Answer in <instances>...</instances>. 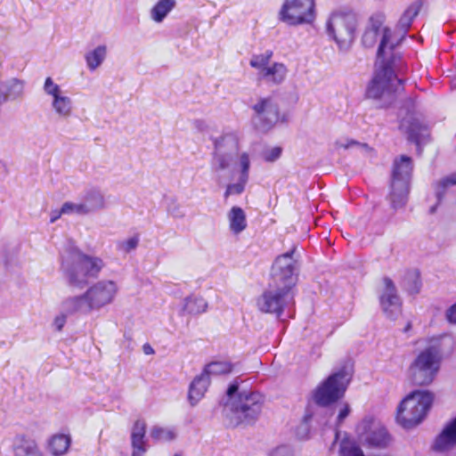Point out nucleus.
Returning <instances> with one entry per match:
<instances>
[{"mask_svg": "<svg viewBox=\"0 0 456 456\" xmlns=\"http://www.w3.org/2000/svg\"><path fill=\"white\" fill-rule=\"evenodd\" d=\"M250 155L248 151H240L239 136L235 132H227L214 140V151L211 159V170L218 180L222 173L233 167L239 172L234 183H228L224 193L225 199L240 195L249 180Z\"/></svg>", "mask_w": 456, "mask_h": 456, "instance_id": "1", "label": "nucleus"}, {"mask_svg": "<svg viewBox=\"0 0 456 456\" xmlns=\"http://www.w3.org/2000/svg\"><path fill=\"white\" fill-rule=\"evenodd\" d=\"M390 37V31L385 29L381 44H379L378 49L377 69L366 91L368 98L381 102V107L387 106L393 102L395 93L397 92L402 84V80L395 76L393 69L398 61L396 60L398 55L392 52L395 44L389 42Z\"/></svg>", "mask_w": 456, "mask_h": 456, "instance_id": "2", "label": "nucleus"}, {"mask_svg": "<svg viewBox=\"0 0 456 456\" xmlns=\"http://www.w3.org/2000/svg\"><path fill=\"white\" fill-rule=\"evenodd\" d=\"M118 285L112 280H101L91 285L85 293L69 297L62 304V310L68 314H89L114 302Z\"/></svg>", "mask_w": 456, "mask_h": 456, "instance_id": "3", "label": "nucleus"}, {"mask_svg": "<svg viewBox=\"0 0 456 456\" xmlns=\"http://www.w3.org/2000/svg\"><path fill=\"white\" fill-rule=\"evenodd\" d=\"M238 384L232 383L227 389L230 403L227 407L232 411L229 424L238 426L241 423L250 424L259 416L263 403V395L255 391L242 390L238 393Z\"/></svg>", "mask_w": 456, "mask_h": 456, "instance_id": "4", "label": "nucleus"}, {"mask_svg": "<svg viewBox=\"0 0 456 456\" xmlns=\"http://www.w3.org/2000/svg\"><path fill=\"white\" fill-rule=\"evenodd\" d=\"M433 401L434 395L429 391L411 392L397 407V423L405 429L415 428L424 419Z\"/></svg>", "mask_w": 456, "mask_h": 456, "instance_id": "5", "label": "nucleus"}, {"mask_svg": "<svg viewBox=\"0 0 456 456\" xmlns=\"http://www.w3.org/2000/svg\"><path fill=\"white\" fill-rule=\"evenodd\" d=\"M104 267L102 258L86 255L79 250L70 255V259L64 264L66 277L70 285L82 288L90 279L98 277Z\"/></svg>", "mask_w": 456, "mask_h": 456, "instance_id": "6", "label": "nucleus"}, {"mask_svg": "<svg viewBox=\"0 0 456 456\" xmlns=\"http://www.w3.org/2000/svg\"><path fill=\"white\" fill-rule=\"evenodd\" d=\"M412 168L411 159L407 156L403 155L394 162L388 200L395 210L407 203Z\"/></svg>", "mask_w": 456, "mask_h": 456, "instance_id": "7", "label": "nucleus"}, {"mask_svg": "<svg viewBox=\"0 0 456 456\" xmlns=\"http://www.w3.org/2000/svg\"><path fill=\"white\" fill-rule=\"evenodd\" d=\"M441 354L436 346H430L422 350L409 368L411 382L418 386L431 384L439 370Z\"/></svg>", "mask_w": 456, "mask_h": 456, "instance_id": "8", "label": "nucleus"}, {"mask_svg": "<svg viewBox=\"0 0 456 456\" xmlns=\"http://www.w3.org/2000/svg\"><path fill=\"white\" fill-rule=\"evenodd\" d=\"M278 19L291 27L312 25L316 20L315 0H283Z\"/></svg>", "mask_w": 456, "mask_h": 456, "instance_id": "9", "label": "nucleus"}, {"mask_svg": "<svg viewBox=\"0 0 456 456\" xmlns=\"http://www.w3.org/2000/svg\"><path fill=\"white\" fill-rule=\"evenodd\" d=\"M356 18L352 12H334L326 22L328 35L341 50L349 48L354 39Z\"/></svg>", "mask_w": 456, "mask_h": 456, "instance_id": "10", "label": "nucleus"}, {"mask_svg": "<svg viewBox=\"0 0 456 456\" xmlns=\"http://www.w3.org/2000/svg\"><path fill=\"white\" fill-rule=\"evenodd\" d=\"M350 379L351 373L346 368L331 374L314 390V402L322 406L337 402L344 395Z\"/></svg>", "mask_w": 456, "mask_h": 456, "instance_id": "11", "label": "nucleus"}, {"mask_svg": "<svg viewBox=\"0 0 456 456\" xmlns=\"http://www.w3.org/2000/svg\"><path fill=\"white\" fill-rule=\"evenodd\" d=\"M296 248L279 256L274 260L271 271L270 283L294 291L297 281L298 265L294 258Z\"/></svg>", "mask_w": 456, "mask_h": 456, "instance_id": "12", "label": "nucleus"}, {"mask_svg": "<svg viewBox=\"0 0 456 456\" xmlns=\"http://www.w3.org/2000/svg\"><path fill=\"white\" fill-rule=\"evenodd\" d=\"M294 303V291L269 283V287L256 299L259 311L280 316L284 308Z\"/></svg>", "mask_w": 456, "mask_h": 456, "instance_id": "13", "label": "nucleus"}, {"mask_svg": "<svg viewBox=\"0 0 456 456\" xmlns=\"http://www.w3.org/2000/svg\"><path fill=\"white\" fill-rule=\"evenodd\" d=\"M359 440L370 446L385 447L390 442V436L385 427L379 421L368 418L356 427Z\"/></svg>", "mask_w": 456, "mask_h": 456, "instance_id": "14", "label": "nucleus"}, {"mask_svg": "<svg viewBox=\"0 0 456 456\" xmlns=\"http://www.w3.org/2000/svg\"><path fill=\"white\" fill-rule=\"evenodd\" d=\"M252 110L255 121L263 129H269L279 121L278 103L272 96L259 98L252 106Z\"/></svg>", "mask_w": 456, "mask_h": 456, "instance_id": "15", "label": "nucleus"}, {"mask_svg": "<svg viewBox=\"0 0 456 456\" xmlns=\"http://www.w3.org/2000/svg\"><path fill=\"white\" fill-rule=\"evenodd\" d=\"M383 289L379 296V303L384 314L392 320L401 314L402 303L393 281L385 277L382 280Z\"/></svg>", "mask_w": 456, "mask_h": 456, "instance_id": "16", "label": "nucleus"}, {"mask_svg": "<svg viewBox=\"0 0 456 456\" xmlns=\"http://www.w3.org/2000/svg\"><path fill=\"white\" fill-rule=\"evenodd\" d=\"M384 21V16L379 14L376 15L370 18V26L365 30V32L362 35V44L367 47H371L375 45L377 42L379 37L380 36L381 38H383L384 30L388 29L391 33V37L389 39V42H393L395 44L393 53L397 54L396 60H400L401 55L400 53L395 50V47L399 44L400 40L398 38H394L393 33L390 28L387 27H382V23ZM382 39H380V42Z\"/></svg>", "mask_w": 456, "mask_h": 456, "instance_id": "17", "label": "nucleus"}, {"mask_svg": "<svg viewBox=\"0 0 456 456\" xmlns=\"http://www.w3.org/2000/svg\"><path fill=\"white\" fill-rule=\"evenodd\" d=\"M13 456H44L35 439L25 434H17L12 439Z\"/></svg>", "mask_w": 456, "mask_h": 456, "instance_id": "18", "label": "nucleus"}, {"mask_svg": "<svg viewBox=\"0 0 456 456\" xmlns=\"http://www.w3.org/2000/svg\"><path fill=\"white\" fill-rule=\"evenodd\" d=\"M456 444V417L449 420L436 436L433 449L436 452H446Z\"/></svg>", "mask_w": 456, "mask_h": 456, "instance_id": "19", "label": "nucleus"}, {"mask_svg": "<svg viewBox=\"0 0 456 456\" xmlns=\"http://www.w3.org/2000/svg\"><path fill=\"white\" fill-rule=\"evenodd\" d=\"M401 126L406 129L409 139L416 143L419 150L422 144H425L429 137V132L426 126H423L419 120L409 121L403 119Z\"/></svg>", "mask_w": 456, "mask_h": 456, "instance_id": "20", "label": "nucleus"}, {"mask_svg": "<svg viewBox=\"0 0 456 456\" xmlns=\"http://www.w3.org/2000/svg\"><path fill=\"white\" fill-rule=\"evenodd\" d=\"M25 82L16 77H12L0 84L2 102L14 101L21 98L24 93Z\"/></svg>", "mask_w": 456, "mask_h": 456, "instance_id": "21", "label": "nucleus"}, {"mask_svg": "<svg viewBox=\"0 0 456 456\" xmlns=\"http://www.w3.org/2000/svg\"><path fill=\"white\" fill-rule=\"evenodd\" d=\"M229 230L233 235L240 234L247 228V217L245 211L237 206L232 207L227 212Z\"/></svg>", "mask_w": 456, "mask_h": 456, "instance_id": "22", "label": "nucleus"}, {"mask_svg": "<svg viewBox=\"0 0 456 456\" xmlns=\"http://www.w3.org/2000/svg\"><path fill=\"white\" fill-rule=\"evenodd\" d=\"M210 383L206 374H200L191 382L189 389L188 398L191 405H195L204 395Z\"/></svg>", "mask_w": 456, "mask_h": 456, "instance_id": "23", "label": "nucleus"}, {"mask_svg": "<svg viewBox=\"0 0 456 456\" xmlns=\"http://www.w3.org/2000/svg\"><path fill=\"white\" fill-rule=\"evenodd\" d=\"M175 0H159L151 9L150 17L156 23H161L175 7Z\"/></svg>", "mask_w": 456, "mask_h": 456, "instance_id": "24", "label": "nucleus"}, {"mask_svg": "<svg viewBox=\"0 0 456 456\" xmlns=\"http://www.w3.org/2000/svg\"><path fill=\"white\" fill-rule=\"evenodd\" d=\"M422 4L419 0L411 3L403 12L398 21V28L403 32L402 37L411 27L413 20L419 14Z\"/></svg>", "mask_w": 456, "mask_h": 456, "instance_id": "25", "label": "nucleus"}, {"mask_svg": "<svg viewBox=\"0 0 456 456\" xmlns=\"http://www.w3.org/2000/svg\"><path fill=\"white\" fill-rule=\"evenodd\" d=\"M287 71V68L283 63L275 62L272 66H268L260 77L269 83L280 84L284 81Z\"/></svg>", "mask_w": 456, "mask_h": 456, "instance_id": "26", "label": "nucleus"}, {"mask_svg": "<svg viewBox=\"0 0 456 456\" xmlns=\"http://www.w3.org/2000/svg\"><path fill=\"white\" fill-rule=\"evenodd\" d=\"M83 205L88 210V215L105 208V199L98 190L88 191L83 198Z\"/></svg>", "mask_w": 456, "mask_h": 456, "instance_id": "27", "label": "nucleus"}, {"mask_svg": "<svg viewBox=\"0 0 456 456\" xmlns=\"http://www.w3.org/2000/svg\"><path fill=\"white\" fill-rule=\"evenodd\" d=\"M456 185V172L449 174L439 180L433 183L432 187L435 191L437 204L441 203L444 200L447 190Z\"/></svg>", "mask_w": 456, "mask_h": 456, "instance_id": "28", "label": "nucleus"}, {"mask_svg": "<svg viewBox=\"0 0 456 456\" xmlns=\"http://www.w3.org/2000/svg\"><path fill=\"white\" fill-rule=\"evenodd\" d=\"M456 185V172L449 174L439 180L433 183L432 187L435 191L437 204L441 203L444 200L447 190Z\"/></svg>", "mask_w": 456, "mask_h": 456, "instance_id": "29", "label": "nucleus"}, {"mask_svg": "<svg viewBox=\"0 0 456 456\" xmlns=\"http://www.w3.org/2000/svg\"><path fill=\"white\" fill-rule=\"evenodd\" d=\"M207 308L208 303L202 297L190 296L184 298L182 311L196 315L206 312Z\"/></svg>", "mask_w": 456, "mask_h": 456, "instance_id": "30", "label": "nucleus"}, {"mask_svg": "<svg viewBox=\"0 0 456 456\" xmlns=\"http://www.w3.org/2000/svg\"><path fill=\"white\" fill-rule=\"evenodd\" d=\"M107 55V47L105 45H98L94 50L86 53L85 59L87 68L94 71L98 69L105 61Z\"/></svg>", "mask_w": 456, "mask_h": 456, "instance_id": "31", "label": "nucleus"}, {"mask_svg": "<svg viewBox=\"0 0 456 456\" xmlns=\"http://www.w3.org/2000/svg\"><path fill=\"white\" fill-rule=\"evenodd\" d=\"M70 437L62 434L54 435L48 441L49 451L55 456L63 455L68 451Z\"/></svg>", "mask_w": 456, "mask_h": 456, "instance_id": "32", "label": "nucleus"}, {"mask_svg": "<svg viewBox=\"0 0 456 456\" xmlns=\"http://www.w3.org/2000/svg\"><path fill=\"white\" fill-rule=\"evenodd\" d=\"M150 436L155 442H171L175 439L176 432L173 428L156 425L151 428Z\"/></svg>", "mask_w": 456, "mask_h": 456, "instance_id": "33", "label": "nucleus"}, {"mask_svg": "<svg viewBox=\"0 0 456 456\" xmlns=\"http://www.w3.org/2000/svg\"><path fill=\"white\" fill-rule=\"evenodd\" d=\"M43 91L45 95L51 98V102H55L67 95L61 86L55 83L51 77L45 79Z\"/></svg>", "mask_w": 456, "mask_h": 456, "instance_id": "34", "label": "nucleus"}, {"mask_svg": "<svg viewBox=\"0 0 456 456\" xmlns=\"http://www.w3.org/2000/svg\"><path fill=\"white\" fill-rule=\"evenodd\" d=\"M51 107L53 112L61 118H68L71 116L73 111V103L69 96L65 95L61 100L51 102Z\"/></svg>", "mask_w": 456, "mask_h": 456, "instance_id": "35", "label": "nucleus"}, {"mask_svg": "<svg viewBox=\"0 0 456 456\" xmlns=\"http://www.w3.org/2000/svg\"><path fill=\"white\" fill-rule=\"evenodd\" d=\"M232 370V365L228 362H213L205 367L202 374H206L210 379L211 376L228 374Z\"/></svg>", "mask_w": 456, "mask_h": 456, "instance_id": "36", "label": "nucleus"}, {"mask_svg": "<svg viewBox=\"0 0 456 456\" xmlns=\"http://www.w3.org/2000/svg\"><path fill=\"white\" fill-rule=\"evenodd\" d=\"M272 56L273 52L270 50L260 54H255L250 59L249 64L252 68L257 69L259 76H261L264 70L267 69Z\"/></svg>", "mask_w": 456, "mask_h": 456, "instance_id": "37", "label": "nucleus"}, {"mask_svg": "<svg viewBox=\"0 0 456 456\" xmlns=\"http://www.w3.org/2000/svg\"><path fill=\"white\" fill-rule=\"evenodd\" d=\"M422 283L418 271L407 273L404 280V288L411 294H418L420 291Z\"/></svg>", "mask_w": 456, "mask_h": 456, "instance_id": "38", "label": "nucleus"}, {"mask_svg": "<svg viewBox=\"0 0 456 456\" xmlns=\"http://www.w3.org/2000/svg\"><path fill=\"white\" fill-rule=\"evenodd\" d=\"M62 213H65L67 216H87L88 210L83 205L82 200L77 202L66 201L62 204Z\"/></svg>", "mask_w": 456, "mask_h": 456, "instance_id": "39", "label": "nucleus"}, {"mask_svg": "<svg viewBox=\"0 0 456 456\" xmlns=\"http://www.w3.org/2000/svg\"><path fill=\"white\" fill-rule=\"evenodd\" d=\"M132 456H144L147 446L145 436H131Z\"/></svg>", "mask_w": 456, "mask_h": 456, "instance_id": "40", "label": "nucleus"}, {"mask_svg": "<svg viewBox=\"0 0 456 456\" xmlns=\"http://www.w3.org/2000/svg\"><path fill=\"white\" fill-rule=\"evenodd\" d=\"M139 238L137 236H133L127 240L118 242V248L124 253H129L137 248Z\"/></svg>", "mask_w": 456, "mask_h": 456, "instance_id": "41", "label": "nucleus"}, {"mask_svg": "<svg viewBox=\"0 0 456 456\" xmlns=\"http://www.w3.org/2000/svg\"><path fill=\"white\" fill-rule=\"evenodd\" d=\"M281 152H282L281 147L274 146V147H271V148L265 150L263 151L262 155H263V159L266 162H274L281 157Z\"/></svg>", "mask_w": 456, "mask_h": 456, "instance_id": "42", "label": "nucleus"}, {"mask_svg": "<svg viewBox=\"0 0 456 456\" xmlns=\"http://www.w3.org/2000/svg\"><path fill=\"white\" fill-rule=\"evenodd\" d=\"M146 423L142 419H137L132 428L131 436H145Z\"/></svg>", "mask_w": 456, "mask_h": 456, "instance_id": "43", "label": "nucleus"}, {"mask_svg": "<svg viewBox=\"0 0 456 456\" xmlns=\"http://www.w3.org/2000/svg\"><path fill=\"white\" fill-rule=\"evenodd\" d=\"M270 456H292V452L289 446L281 445L273 450Z\"/></svg>", "mask_w": 456, "mask_h": 456, "instance_id": "44", "label": "nucleus"}, {"mask_svg": "<svg viewBox=\"0 0 456 456\" xmlns=\"http://www.w3.org/2000/svg\"><path fill=\"white\" fill-rule=\"evenodd\" d=\"M66 323V316L64 314H60L56 316L53 320V326L58 331H61L63 326Z\"/></svg>", "mask_w": 456, "mask_h": 456, "instance_id": "45", "label": "nucleus"}, {"mask_svg": "<svg viewBox=\"0 0 456 456\" xmlns=\"http://www.w3.org/2000/svg\"><path fill=\"white\" fill-rule=\"evenodd\" d=\"M447 320L456 324V304L452 305L446 312Z\"/></svg>", "mask_w": 456, "mask_h": 456, "instance_id": "46", "label": "nucleus"}, {"mask_svg": "<svg viewBox=\"0 0 456 456\" xmlns=\"http://www.w3.org/2000/svg\"><path fill=\"white\" fill-rule=\"evenodd\" d=\"M349 412V406L347 404H345L338 415V421L341 423L348 416Z\"/></svg>", "mask_w": 456, "mask_h": 456, "instance_id": "47", "label": "nucleus"}, {"mask_svg": "<svg viewBox=\"0 0 456 456\" xmlns=\"http://www.w3.org/2000/svg\"><path fill=\"white\" fill-rule=\"evenodd\" d=\"M344 456H364L363 452L356 447L350 448L344 452Z\"/></svg>", "mask_w": 456, "mask_h": 456, "instance_id": "48", "label": "nucleus"}, {"mask_svg": "<svg viewBox=\"0 0 456 456\" xmlns=\"http://www.w3.org/2000/svg\"><path fill=\"white\" fill-rule=\"evenodd\" d=\"M63 215H66V214L62 213V207L60 209L52 210L51 211L50 222L51 223L56 222Z\"/></svg>", "mask_w": 456, "mask_h": 456, "instance_id": "49", "label": "nucleus"}, {"mask_svg": "<svg viewBox=\"0 0 456 456\" xmlns=\"http://www.w3.org/2000/svg\"><path fill=\"white\" fill-rule=\"evenodd\" d=\"M142 350H143V353L147 355L154 354V349L149 344H144L142 346Z\"/></svg>", "mask_w": 456, "mask_h": 456, "instance_id": "50", "label": "nucleus"}, {"mask_svg": "<svg viewBox=\"0 0 456 456\" xmlns=\"http://www.w3.org/2000/svg\"><path fill=\"white\" fill-rule=\"evenodd\" d=\"M194 125H195V126H196L199 130H200V131H203V130L206 128V126H207V125L205 124V122H204V121H202V120H196V121L194 122Z\"/></svg>", "mask_w": 456, "mask_h": 456, "instance_id": "51", "label": "nucleus"}, {"mask_svg": "<svg viewBox=\"0 0 456 456\" xmlns=\"http://www.w3.org/2000/svg\"><path fill=\"white\" fill-rule=\"evenodd\" d=\"M435 210H436V207H433V208H431V212L433 213V212H435Z\"/></svg>", "mask_w": 456, "mask_h": 456, "instance_id": "52", "label": "nucleus"}, {"mask_svg": "<svg viewBox=\"0 0 456 456\" xmlns=\"http://www.w3.org/2000/svg\"><path fill=\"white\" fill-rule=\"evenodd\" d=\"M175 456H177V455H175Z\"/></svg>", "mask_w": 456, "mask_h": 456, "instance_id": "53", "label": "nucleus"}]
</instances>
